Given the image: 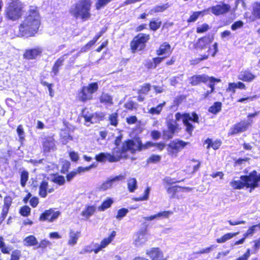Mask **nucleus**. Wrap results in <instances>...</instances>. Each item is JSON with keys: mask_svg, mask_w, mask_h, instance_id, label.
Wrapping results in <instances>:
<instances>
[{"mask_svg": "<svg viewBox=\"0 0 260 260\" xmlns=\"http://www.w3.org/2000/svg\"><path fill=\"white\" fill-rule=\"evenodd\" d=\"M40 25V16L36 7L30 6L29 12L19 26L20 35L22 37L34 36Z\"/></svg>", "mask_w": 260, "mask_h": 260, "instance_id": "f03ea898", "label": "nucleus"}, {"mask_svg": "<svg viewBox=\"0 0 260 260\" xmlns=\"http://www.w3.org/2000/svg\"><path fill=\"white\" fill-rule=\"evenodd\" d=\"M74 52V50H72L70 52V53H68L67 54H64L62 56L59 58L55 62L54 64L53 65L52 71L54 75H56L58 72L59 68L60 67L62 64L63 62L65 59L64 57L70 55V54Z\"/></svg>", "mask_w": 260, "mask_h": 260, "instance_id": "412c9836", "label": "nucleus"}, {"mask_svg": "<svg viewBox=\"0 0 260 260\" xmlns=\"http://www.w3.org/2000/svg\"><path fill=\"white\" fill-rule=\"evenodd\" d=\"M215 246L213 245H211L209 247H207L206 248L203 249L197 252V253L198 254H204V253H208L211 252V250L213 249L214 248H215Z\"/></svg>", "mask_w": 260, "mask_h": 260, "instance_id": "e2e57ef3", "label": "nucleus"}, {"mask_svg": "<svg viewBox=\"0 0 260 260\" xmlns=\"http://www.w3.org/2000/svg\"><path fill=\"white\" fill-rule=\"evenodd\" d=\"M23 4L19 1H12L5 10L6 17L11 20L15 21L21 17Z\"/></svg>", "mask_w": 260, "mask_h": 260, "instance_id": "39448f33", "label": "nucleus"}, {"mask_svg": "<svg viewBox=\"0 0 260 260\" xmlns=\"http://www.w3.org/2000/svg\"><path fill=\"white\" fill-rule=\"evenodd\" d=\"M209 29V26L207 24H204L200 27H199L197 29V32L198 33H202L206 31Z\"/></svg>", "mask_w": 260, "mask_h": 260, "instance_id": "0e129e2a", "label": "nucleus"}, {"mask_svg": "<svg viewBox=\"0 0 260 260\" xmlns=\"http://www.w3.org/2000/svg\"><path fill=\"white\" fill-rule=\"evenodd\" d=\"M230 185L235 189H241L246 187L245 181L242 180L240 178V180H233L231 181Z\"/></svg>", "mask_w": 260, "mask_h": 260, "instance_id": "cd10ccee", "label": "nucleus"}, {"mask_svg": "<svg viewBox=\"0 0 260 260\" xmlns=\"http://www.w3.org/2000/svg\"><path fill=\"white\" fill-rule=\"evenodd\" d=\"M205 143L208 144L207 148H209L210 147H211L214 149H217L221 145V142L220 141H215L214 142H212L210 139L206 140Z\"/></svg>", "mask_w": 260, "mask_h": 260, "instance_id": "a19ab883", "label": "nucleus"}, {"mask_svg": "<svg viewBox=\"0 0 260 260\" xmlns=\"http://www.w3.org/2000/svg\"><path fill=\"white\" fill-rule=\"evenodd\" d=\"M60 136L62 139L67 141L72 140V137L67 131H62L60 133Z\"/></svg>", "mask_w": 260, "mask_h": 260, "instance_id": "69168bd1", "label": "nucleus"}, {"mask_svg": "<svg viewBox=\"0 0 260 260\" xmlns=\"http://www.w3.org/2000/svg\"><path fill=\"white\" fill-rule=\"evenodd\" d=\"M183 123L186 126V131L189 134H191L194 129V127L192 126V125L191 123H190L189 122V121H188L187 120H186V121L184 122Z\"/></svg>", "mask_w": 260, "mask_h": 260, "instance_id": "bf43d9fd", "label": "nucleus"}, {"mask_svg": "<svg viewBox=\"0 0 260 260\" xmlns=\"http://www.w3.org/2000/svg\"><path fill=\"white\" fill-rule=\"evenodd\" d=\"M221 109V103L220 102H215L214 105L211 106L209 109V112L213 114H217Z\"/></svg>", "mask_w": 260, "mask_h": 260, "instance_id": "4c0bfd02", "label": "nucleus"}, {"mask_svg": "<svg viewBox=\"0 0 260 260\" xmlns=\"http://www.w3.org/2000/svg\"><path fill=\"white\" fill-rule=\"evenodd\" d=\"M187 118H189L188 113H184L182 114L178 112L175 114V120H174V121H176V122H177V121L182 119L183 122H184L186 121Z\"/></svg>", "mask_w": 260, "mask_h": 260, "instance_id": "37998d69", "label": "nucleus"}, {"mask_svg": "<svg viewBox=\"0 0 260 260\" xmlns=\"http://www.w3.org/2000/svg\"><path fill=\"white\" fill-rule=\"evenodd\" d=\"M255 78V76L248 71L241 72L238 76V79L245 82H251Z\"/></svg>", "mask_w": 260, "mask_h": 260, "instance_id": "5701e85b", "label": "nucleus"}, {"mask_svg": "<svg viewBox=\"0 0 260 260\" xmlns=\"http://www.w3.org/2000/svg\"><path fill=\"white\" fill-rule=\"evenodd\" d=\"M171 211H164L158 213L156 214L157 219L168 218L170 215L173 214Z\"/></svg>", "mask_w": 260, "mask_h": 260, "instance_id": "79ce46f5", "label": "nucleus"}, {"mask_svg": "<svg viewBox=\"0 0 260 260\" xmlns=\"http://www.w3.org/2000/svg\"><path fill=\"white\" fill-rule=\"evenodd\" d=\"M151 86L149 84H145L141 87V88L139 90V93L146 94L150 90Z\"/></svg>", "mask_w": 260, "mask_h": 260, "instance_id": "4d7b16f0", "label": "nucleus"}, {"mask_svg": "<svg viewBox=\"0 0 260 260\" xmlns=\"http://www.w3.org/2000/svg\"><path fill=\"white\" fill-rule=\"evenodd\" d=\"M134 140H138L140 143V148L139 149H137L136 151L137 150L140 151L142 149H147L149 147H152L153 146H156L159 150H161L164 149V148H165V147L166 146L164 143H160L154 144L151 142H147L146 144L143 145V144H142L141 141H140V140L139 139H136Z\"/></svg>", "mask_w": 260, "mask_h": 260, "instance_id": "a211bd4d", "label": "nucleus"}, {"mask_svg": "<svg viewBox=\"0 0 260 260\" xmlns=\"http://www.w3.org/2000/svg\"><path fill=\"white\" fill-rule=\"evenodd\" d=\"M95 209H96L94 206H89L82 211L81 215L86 219H88L94 214L95 211Z\"/></svg>", "mask_w": 260, "mask_h": 260, "instance_id": "c85d7f7f", "label": "nucleus"}, {"mask_svg": "<svg viewBox=\"0 0 260 260\" xmlns=\"http://www.w3.org/2000/svg\"><path fill=\"white\" fill-rule=\"evenodd\" d=\"M116 236V232L115 231H113L111 235L108 238H105L101 243L100 246L102 248H105L106 247L109 243H110L114 238Z\"/></svg>", "mask_w": 260, "mask_h": 260, "instance_id": "f704fd0d", "label": "nucleus"}, {"mask_svg": "<svg viewBox=\"0 0 260 260\" xmlns=\"http://www.w3.org/2000/svg\"><path fill=\"white\" fill-rule=\"evenodd\" d=\"M17 133L19 138V141L22 142L24 139V131L22 125H19L17 128Z\"/></svg>", "mask_w": 260, "mask_h": 260, "instance_id": "49530a36", "label": "nucleus"}, {"mask_svg": "<svg viewBox=\"0 0 260 260\" xmlns=\"http://www.w3.org/2000/svg\"><path fill=\"white\" fill-rule=\"evenodd\" d=\"M43 148L46 152H49L55 149V141L52 137L46 138L43 141Z\"/></svg>", "mask_w": 260, "mask_h": 260, "instance_id": "6ab92c4d", "label": "nucleus"}, {"mask_svg": "<svg viewBox=\"0 0 260 260\" xmlns=\"http://www.w3.org/2000/svg\"><path fill=\"white\" fill-rule=\"evenodd\" d=\"M150 190V187H148L144 191V195L142 197H139L138 198H136L135 199V201H140L147 200L149 198Z\"/></svg>", "mask_w": 260, "mask_h": 260, "instance_id": "3c124183", "label": "nucleus"}, {"mask_svg": "<svg viewBox=\"0 0 260 260\" xmlns=\"http://www.w3.org/2000/svg\"><path fill=\"white\" fill-rule=\"evenodd\" d=\"M80 233L71 230L69 233V238L68 241V245L74 246L77 242L78 238L80 237Z\"/></svg>", "mask_w": 260, "mask_h": 260, "instance_id": "b1692460", "label": "nucleus"}, {"mask_svg": "<svg viewBox=\"0 0 260 260\" xmlns=\"http://www.w3.org/2000/svg\"><path fill=\"white\" fill-rule=\"evenodd\" d=\"M188 144V142L176 139L170 143L168 145L167 150L170 155L176 156L177 153Z\"/></svg>", "mask_w": 260, "mask_h": 260, "instance_id": "6e6552de", "label": "nucleus"}, {"mask_svg": "<svg viewBox=\"0 0 260 260\" xmlns=\"http://www.w3.org/2000/svg\"><path fill=\"white\" fill-rule=\"evenodd\" d=\"M84 90L87 91L92 96V93L96 92L98 89V85L96 82L89 84L87 86H84Z\"/></svg>", "mask_w": 260, "mask_h": 260, "instance_id": "72a5a7b5", "label": "nucleus"}, {"mask_svg": "<svg viewBox=\"0 0 260 260\" xmlns=\"http://www.w3.org/2000/svg\"><path fill=\"white\" fill-rule=\"evenodd\" d=\"M166 104V103L164 102L162 103L159 104L155 107H152L149 109L148 113L152 115H158L160 113Z\"/></svg>", "mask_w": 260, "mask_h": 260, "instance_id": "c756f323", "label": "nucleus"}, {"mask_svg": "<svg viewBox=\"0 0 260 260\" xmlns=\"http://www.w3.org/2000/svg\"><path fill=\"white\" fill-rule=\"evenodd\" d=\"M48 182L45 181H42L40 186L39 194L43 198L46 197L47 191L48 192H51L53 190V189H48Z\"/></svg>", "mask_w": 260, "mask_h": 260, "instance_id": "393cba45", "label": "nucleus"}, {"mask_svg": "<svg viewBox=\"0 0 260 260\" xmlns=\"http://www.w3.org/2000/svg\"><path fill=\"white\" fill-rule=\"evenodd\" d=\"M167 124L168 130L164 131L163 136L165 139H169L172 138L175 133H178L180 128L176 121L173 119L168 120Z\"/></svg>", "mask_w": 260, "mask_h": 260, "instance_id": "9d476101", "label": "nucleus"}, {"mask_svg": "<svg viewBox=\"0 0 260 260\" xmlns=\"http://www.w3.org/2000/svg\"><path fill=\"white\" fill-rule=\"evenodd\" d=\"M250 255V249H248L246 252L242 256L239 257L236 260H247Z\"/></svg>", "mask_w": 260, "mask_h": 260, "instance_id": "774afa93", "label": "nucleus"}, {"mask_svg": "<svg viewBox=\"0 0 260 260\" xmlns=\"http://www.w3.org/2000/svg\"><path fill=\"white\" fill-rule=\"evenodd\" d=\"M250 124L247 121H242L234 125L229 130V135H234L246 131Z\"/></svg>", "mask_w": 260, "mask_h": 260, "instance_id": "f8f14e48", "label": "nucleus"}, {"mask_svg": "<svg viewBox=\"0 0 260 260\" xmlns=\"http://www.w3.org/2000/svg\"><path fill=\"white\" fill-rule=\"evenodd\" d=\"M92 96H90V94L89 92L84 90V87L82 88L81 92L78 94L79 99L83 102L91 99Z\"/></svg>", "mask_w": 260, "mask_h": 260, "instance_id": "473e14b6", "label": "nucleus"}, {"mask_svg": "<svg viewBox=\"0 0 260 260\" xmlns=\"http://www.w3.org/2000/svg\"><path fill=\"white\" fill-rule=\"evenodd\" d=\"M208 79H209V77L205 74L193 76L191 78L190 83L192 85L195 86L201 82L207 83Z\"/></svg>", "mask_w": 260, "mask_h": 260, "instance_id": "aec40b11", "label": "nucleus"}, {"mask_svg": "<svg viewBox=\"0 0 260 260\" xmlns=\"http://www.w3.org/2000/svg\"><path fill=\"white\" fill-rule=\"evenodd\" d=\"M252 14L256 19H260V2L253 5Z\"/></svg>", "mask_w": 260, "mask_h": 260, "instance_id": "58836bf2", "label": "nucleus"}, {"mask_svg": "<svg viewBox=\"0 0 260 260\" xmlns=\"http://www.w3.org/2000/svg\"><path fill=\"white\" fill-rule=\"evenodd\" d=\"M171 52V46L167 42H165L161 45L159 49L156 51L157 55H166V58L169 56Z\"/></svg>", "mask_w": 260, "mask_h": 260, "instance_id": "f3484780", "label": "nucleus"}, {"mask_svg": "<svg viewBox=\"0 0 260 260\" xmlns=\"http://www.w3.org/2000/svg\"><path fill=\"white\" fill-rule=\"evenodd\" d=\"M150 38L149 35L139 34L131 42V49L133 52L140 51L145 47L146 43Z\"/></svg>", "mask_w": 260, "mask_h": 260, "instance_id": "0eeeda50", "label": "nucleus"}, {"mask_svg": "<svg viewBox=\"0 0 260 260\" xmlns=\"http://www.w3.org/2000/svg\"><path fill=\"white\" fill-rule=\"evenodd\" d=\"M109 120L112 125L116 126L118 123L117 114L116 113H112L109 116Z\"/></svg>", "mask_w": 260, "mask_h": 260, "instance_id": "5fc2aeb1", "label": "nucleus"}, {"mask_svg": "<svg viewBox=\"0 0 260 260\" xmlns=\"http://www.w3.org/2000/svg\"><path fill=\"white\" fill-rule=\"evenodd\" d=\"M20 256V252L18 250H15L12 252L11 260H19Z\"/></svg>", "mask_w": 260, "mask_h": 260, "instance_id": "338daca9", "label": "nucleus"}, {"mask_svg": "<svg viewBox=\"0 0 260 260\" xmlns=\"http://www.w3.org/2000/svg\"><path fill=\"white\" fill-rule=\"evenodd\" d=\"M42 84L44 86H47L48 87V89L49 90L50 95L51 97H53V95H54V92H53V90L52 89L53 84H50V83L47 82L46 81L42 82Z\"/></svg>", "mask_w": 260, "mask_h": 260, "instance_id": "052dcab7", "label": "nucleus"}, {"mask_svg": "<svg viewBox=\"0 0 260 260\" xmlns=\"http://www.w3.org/2000/svg\"><path fill=\"white\" fill-rule=\"evenodd\" d=\"M125 179V175H119L111 178L103 183L100 187L103 190H107L112 187V185L116 182L123 181Z\"/></svg>", "mask_w": 260, "mask_h": 260, "instance_id": "4468645a", "label": "nucleus"}, {"mask_svg": "<svg viewBox=\"0 0 260 260\" xmlns=\"http://www.w3.org/2000/svg\"><path fill=\"white\" fill-rule=\"evenodd\" d=\"M160 156L158 155H152L147 160L148 163H156L160 160Z\"/></svg>", "mask_w": 260, "mask_h": 260, "instance_id": "864d4df0", "label": "nucleus"}, {"mask_svg": "<svg viewBox=\"0 0 260 260\" xmlns=\"http://www.w3.org/2000/svg\"><path fill=\"white\" fill-rule=\"evenodd\" d=\"M221 80L217 79L213 77H209V79L207 80V83L208 82V86L211 88L210 91H207L205 94V97H207L209 94L211 93L214 89V85L215 82H220Z\"/></svg>", "mask_w": 260, "mask_h": 260, "instance_id": "a878e982", "label": "nucleus"}, {"mask_svg": "<svg viewBox=\"0 0 260 260\" xmlns=\"http://www.w3.org/2000/svg\"><path fill=\"white\" fill-rule=\"evenodd\" d=\"M240 178L245 181L246 187L250 188V192L259 186L260 174H257L256 171H252L248 175L241 176Z\"/></svg>", "mask_w": 260, "mask_h": 260, "instance_id": "423d86ee", "label": "nucleus"}, {"mask_svg": "<svg viewBox=\"0 0 260 260\" xmlns=\"http://www.w3.org/2000/svg\"><path fill=\"white\" fill-rule=\"evenodd\" d=\"M140 143L138 140H127L123 143L122 149L115 147L113 149L112 154L108 153H101L95 156V159L98 161H105L108 160L110 162H116L121 158L128 157L127 152L134 153L136 150L140 148Z\"/></svg>", "mask_w": 260, "mask_h": 260, "instance_id": "f257e3e1", "label": "nucleus"}, {"mask_svg": "<svg viewBox=\"0 0 260 260\" xmlns=\"http://www.w3.org/2000/svg\"><path fill=\"white\" fill-rule=\"evenodd\" d=\"M161 22L155 21H151L150 23V28L153 30H157L160 26Z\"/></svg>", "mask_w": 260, "mask_h": 260, "instance_id": "680f3d73", "label": "nucleus"}, {"mask_svg": "<svg viewBox=\"0 0 260 260\" xmlns=\"http://www.w3.org/2000/svg\"><path fill=\"white\" fill-rule=\"evenodd\" d=\"M113 203V201L112 199H108L103 202L101 206L99 207V210L100 211H104L106 209L109 208Z\"/></svg>", "mask_w": 260, "mask_h": 260, "instance_id": "ea45409f", "label": "nucleus"}, {"mask_svg": "<svg viewBox=\"0 0 260 260\" xmlns=\"http://www.w3.org/2000/svg\"><path fill=\"white\" fill-rule=\"evenodd\" d=\"M60 213L59 211L55 212L52 209L46 210L44 213L42 214L40 217V220H48L52 222L57 219L59 216Z\"/></svg>", "mask_w": 260, "mask_h": 260, "instance_id": "2eb2a0df", "label": "nucleus"}, {"mask_svg": "<svg viewBox=\"0 0 260 260\" xmlns=\"http://www.w3.org/2000/svg\"><path fill=\"white\" fill-rule=\"evenodd\" d=\"M42 52V49L40 48L27 50L24 54V58L27 59H33Z\"/></svg>", "mask_w": 260, "mask_h": 260, "instance_id": "4be33fe9", "label": "nucleus"}, {"mask_svg": "<svg viewBox=\"0 0 260 260\" xmlns=\"http://www.w3.org/2000/svg\"><path fill=\"white\" fill-rule=\"evenodd\" d=\"M91 0H80L73 6L71 13L75 18H80L83 20L88 19L90 16Z\"/></svg>", "mask_w": 260, "mask_h": 260, "instance_id": "7ed1b4c3", "label": "nucleus"}, {"mask_svg": "<svg viewBox=\"0 0 260 260\" xmlns=\"http://www.w3.org/2000/svg\"><path fill=\"white\" fill-rule=\"evenodd\" d=\"M82 116L85 119L86 123L89 122L90 123H95L99 122L100 120H102L103 115L102 114H88V110L86 109L82 111ZM87 126L89 124L86 123Z\"/></svg>", "mask_w": 260, "mask_h": 260, "instance_id": "9b49d317", "label": "nucleus"}, {"mask_svg": "<svg viewBox=\"0 0 260 260\" xmlns=\"http://www.w3.org/2000/svg\"><path fill=\"white\" fill-rule=\"evenodd\" d=\"M53 181L55 183H57L58 184H59L60 185H61L64 183L65 179H64V177H63L62 176H58L55 177L53 179Z\"/></svg>", "mask_w": 260, "mask_h": 260, "instance_id": "13d9d810", "label": "nucleus"}, {"mask_svg": "<svg viewBox=\"0 0 260 260\" xmlns=\"http://www.w3.org/2000/svg\"><path fill=\"white\" fill-rule=\"evenodd\" d=\"M146 254L151 260H167L162 252L158 248H151L147 250Z\"/></svg>", "mask_w": 260, "mask_h": 260, "instance_id": "ddd939ff", "label": "nucleus"}, {"mask_svg": "<svg viewBox=\"0 0 260 260\" xmlns=\"http://www.w3.org/2000/svg\"><path fill=\"white\" fill-rule=\"evenodd\" d=\"M147 241L145 233L143 231H141L138 234L137 238L135 240V244L137 246H140L144 244Z\"/></svg>", "mask_w": 260, "mask_h": 260, "instance_id": "bb28decb", "label": "nucleus"}, {"mask_svg": "<svg viewBox=\"0 0 260 260\" xmlns=\"http://www.w3.org/2000/svg\"><path fill=\"white\" fill-rule=\"evenodd\" d=\"M100 102L105 104H112V98L108 93H103L100 98Z\"/></svg>", "mask_w": 260, "mask_h": 260, "instance_id": "2f4dec72", "label": "nucleus"}, {"mask_svg": "<svg viewBox=\"0 0 260 260\" xmlns=\"http://www.w3.org/2000/svg\"><path fill=\"white\" fill-rule=\"evenodd\" d=\"M168 7V4H164L161 6H156L150 11L151 13L160 12L165 11Z\"/></svg>", "mask_w": 260, "mask_h": 260, "instance_id": "a18cd8bd", "label": "nucleus"}, {"mask_svg": "<svg viewBox=\"0 0 260 260\" xmlns=\"http://www.w3.org/2000/svg\"><path fill=\"white\" fill-rule=\"evenodd\" d=\"M231 7L227 4L217 5L210 8L211 12L215 15H219L228 12Z\"/></svg>", "mask_w": 260, "mask_h": 260, "instance_id": "dca6fc26", "label": "nucleus"}, {"mask_svg": "<svg viewBox=\"0 0 260 260\" xmlns=\"http://www.w3.org/2000/svg\"><path fill=\"white\" fill-rule=\"evenodd\" d=\"M212 42V39L208 37H203L198 40L197 42L193 45L194 48L201 52L204 51H206L200 57H198L193 60L192 63L197 64L203 60H206L208 58L211 50L210 45Z\"/></svg>", "mask_w": 260, "mask_h": 260, "instance_id": "20e7f679", "label": "nucleus"}, {"mask_svg": "<svg viewBox=\"0 0 260 260\" xmlns=\"http://www.w3.org/2000/svg\"><path fill=\"white\" fill-rule=\"evenodd\" d=\"M11 202V199L10 197H6L5 198L3 212L5 211H6V212H8Z\"/></svg>", "mask_w": 260, "mask_h": 260, "instance_id": "603ef678", "label": "nucleus"}, {"mask_svg": "<svg viewBox=\"0 0 260 260\" xmlns=\"http://www.w3.org/2000/svg\"><path fill=\"white\" fill-rule=\"evenodd\" d=\"M191 190L192 188L188 187H182L179 186H174L168 187L167 188V192L171 194V198L180 199L184 198L181 193L185 191H190Z\"/></svg>", "mask_w": 260, "mask_h": 260, "instance_id": "1a4fd4ad", "label": "nucleus"}, {"mask_svg": "<svg viewBox=\"0 0 260 260\" xmlns=\"http://www.w3.org/2000/svg\"><path fill=\"white\" fill-rule=\"evenodd\" d=\"M128 210L126 208H121L117 211V214L116 216V219L120 220L123 217L126 216L128 213Z\"/></svg>", "mask_w": 260, "mask_h": 260, "instance_id": "c03bdc74", "label": "nucleus"}, {"mask_svg": "<svg viewBox=\"0 0 260 260\" xmlns=\"http://www.w3.org/2000/svg\"><path fill=\"white\" fill-rule=\"evenodd\" d=\"M206 11H200L194 12L192 15L190 16V18L188 19V22H194L195 21L197 18L199 17L200 14H202Z\"/></svg>", "mask_w": 260, "mask_h": 260, "instance_id": "6e6d98bb", "label": "nucleus"}, {"mask_svg": "<svg viewBox=\"0 0 260 260\" xmlns=\"http://www.w3.org/2000/svg\"><path fill=\"white\" fill-rule=\"evenodd\" d=\"M28 173L26 171H23L21 175V184L24 187L28 180Z\"/></svg>", "mask_w": 260, "mask_h": 260, "instance_id": "09e8293b", "label": "nucleus"}, {"mask_svg": "<svg viewBox=\"0 0 260 260\" xmlns=\"http://www.w3.org/2000/svg\"><path fill=\"white\" fill-rule=\"evenodd\" d=\"M112 0H98L95 4V7L97 10H100L102 7L106 6L107 4L110 2Z\"/></svg>", "mask_w": 260, "mask_h": 260, "instance_id": "8fccbe9b", "label": "nucleus"}, {"mask_svg": "<svg viewBox=\"0 0 260 260\" xmlns=\"http://www.w3.org/2000/svg\"><path fill=\"white\" fill-rule=\"evenodd\" d=\"M127 186L129 191L133 192L137 188V181L135 178H130L127 181Z\"/></svg>", "mask_w": 260, "mask_h": 260, "instance_id": "c9c22d12", "label": "nucleus"}, {"mask_svg": "<svg viewBox=\"0 0 260 260\" xmlns=\"http://www.w3.org/2000/svg\"><path fill=\"white\" fill-rule=\"evenodd\" d=\"M25 245L27 246H35L38 244V241L34 236H29L24 239Z\"/></svg>", "mask_w": 260, "mask_h": 260, "instance_id": "e433bc0d", "label": "nucleus"}, {"mask_svg": "<svg viewBox=\"0 0 260 260\" xmlns=\"http://www.w3.org/2000/svg\"><path fill=\"white\" fill-rule=\"evenodd\" d=\"M238 234H239V232L234 233H227V234L224 235L221 238L217 239L216 241L218 243H224L226 241L236 236Z\"/></svg>", "mask_w": 260, "mask_h": 260, "instance_id": "7c9ffc66", "label": "nucleus"}, {"mask_svg": "<svg viewBox=\"0 0 260 260\" xmlns=\"http://www.w3.org/2000/svg\"><path fill=\"white\" fill-rule=\"evenodd\" d=\"M19 212L23 216H28L30 214V208L27 206H24L20 209Z\"/></svg>", "mask_w": 260, "mask_h": 260, "instance_id": "de8ad7c7", "label": "nucleus"}]
</instances>
